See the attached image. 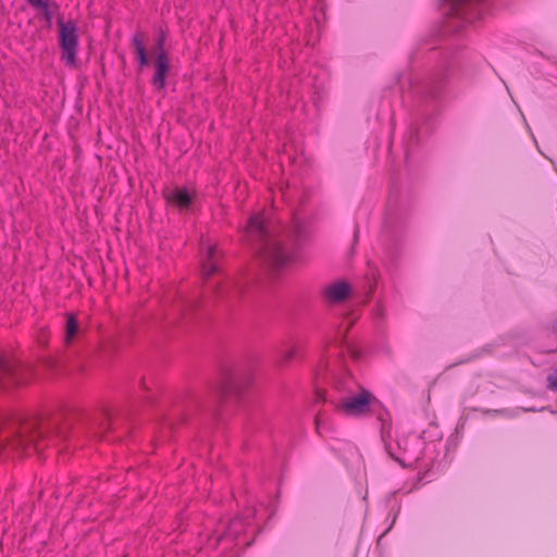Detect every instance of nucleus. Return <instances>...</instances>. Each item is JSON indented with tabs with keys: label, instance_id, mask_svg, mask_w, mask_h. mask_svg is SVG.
Listing matches in <instances>:
<instances>
[{
	"label": "nucleus",
	"instance_id": "obj_1",
	"mask_svg": "<svg viewBox=\"0 0 557 557\" xmlns=\"http://www.w3.org/2000/svg\"><path fill=\"white\" fill-rule=\"evenodd\" d=\"M58 25V39L61 48V61L67 67H77V52L79 46L77 26L73 21L63 22L62 20H59Z\"/></svg>",
	"mask_w": 557,
	"mask_h": 557
},
{
	"label": "nucleus",
	"instance_id": "obj_2",
	"mask_svg": "<svg viewBox=\"0 0 557 557\" xmlns=\"http://www.w3.org/2000/svg\"><path fill=\"white\" fill-rule=\"evenodd\" d=\"M374 401L375 396L371 392L361 389L358 394L342 398L338 409L348 417H362L370 412Z\"/></svg>",
	"mask_w": 557,
	"mask_h": 557
},
{
	"label": "nucleus",
	"instance_id": "obj_3",
	"mask_svg": "<svg viewBox=\"0 0 557 557\" xmlns=\"http://www.w3.org/2000/svg\"><path fill=\"white\" fill-rule=\"evenodd\" d=\"M263 259L272 270H281L294 261V255L275 240H269L263 248Z\"/></svg>",
	"mask_w": 557,
	"mask_h": 557
},
{
	"label": "nucleus",
	"instance_id": "obj_4",
	"mask_svg": "<svg viewBox=\"0 0 557 557\" xmlns=\"http://www.w3.org/2000/svg\"><path fill=\"white\" fill-rule=\"evenodd\" d=\"M216 253V246L214 244L209 242L202 244L201 272L205 277H209L218 271Z\"/></svg>",
	"mask_w": 557,
	"mask_h": 557
},
{
	"label": "nucleus",
	"instance_id": "obj_5",
	"mask_svg": "<svg viewBox=\"0 0 557 557\" xmlns=\"http://www.w3.org/2000/svg\"><path fill=\"white\" fill-rule=\"evenodd\" d=\"M169 71V62L165 52L161 49L156 58L154 74L152 84L156 88L162 89L165 86V77Z\"/></svg>",
	"mask_w": 557,
	"mask_h": 557
},
{
	"label": "nucleus",
	"instance_id": "obj_6",
	"mask_svg": "<svg viewBox=\"0 0 557 557\" xmlns=\"http://www.w3.org/2000/svg\"><path fill=\"white\" fill-rule=\"evenodd\" d=\"M349 290V284L344 281H339L329 285L324 290V295L327 300L339 302L348 296Z\"/></svg>",
	"mask_w": 557,
	"mask_h": 557
},
{
	"label": "nucleus",
	"instance_id": "obj_7",
	"mask_svg": "<svg viewBox=\"0 0 557 557\" xmlns=\"http://www.w3.org/2000/svg\"><path fill=\"white\" fill-rule=\"evenodd\" d=\"M166 199L180 209H186L190 206L193 196L187 189L176 187L168 193Z\"/></svg>",
	"mask_w": 557,
	"mask_h": 557
},
{
	"label": "nucleus",
	"instance_id": "obj_8",
	"mask_svg": "<svg viewBox=\"0 0 557 557\" xmlns=\"http://www.w3.org/2000/svg\"><path fill=\"white\" fill-rule=\"evenodd\" d=\"M247 232L258 237H263L265 235V225L262 214L257 213L249 218L247 224Z\"/></svg>",
	"mask_w": 557,
	"mask_h": 557
},
{
	"label": "nucleus",
	"instance_id": "obj_9",
	"mask_svg": "<svg viewBox=\"0 0 557 557\" xmlns=\"http://www.w3.org/2000/svg\"><path fill=\"white\" fill-rule=\"evenodd\" d=\"M78 323L76 318L73 314L67 315L66 325H65V343L70 344L73 337L77 334Z\"/></svg>",
	"mask_w": 557,
	"mask_h": 557
},
{
	"label": "nucleus",
	"instance_id": "obj_10",
	"mask_svg": "<svg viewBox=\"0 0 557 557\" xmlns=\"http://www.w3.org/2000/svg\"><path fill=\"white\" fill-rule=\"evenodd\" d=\"M132 42L136 49L137 58H138L140 66H146L148 64V60H147L146 50H145L143 41L140 40V38L138 36H133Z\"/></svg>",
	"mask_w": 557,
	"mask_h": 557
},
{
	"label": "nucleus",
	"instance_id": "obj_11",
	"mask_svg": "<svg viewBox=\"0 0 557 557\" xmlns=\"http://www.w3.org/2000/svg\"><path fill=\"white\" fill-rule=\"evenodd\" d=\"M296 346L290 345L282 349L281 357L284 361H290L296 356Z\"/></svg>",
	"mask_w": 557,
	"mask_h": 557
},
{
	"label": "nucleus",
	"instance_id": "obj_12",
	"mask_svg": "<svg viewBox=\"0 0 557 557\" xmlns=\"http://www.w3.org/2000/svg\"><path fill=\"white\" fill-rule=\"evenodd\" d=\"M41 13L44 14V17L48 24V26L51 25V22H52V11L50 10V5H49V2H46L45 4H42L41 7L38 8Z\"/></svg>",
	"mask_w": 557,
	"mask_h": 557
},
{
	"label": "nucleus",
	"instance_id": "obj_13",
	"mask_svg": "<svg viewBox=\"0 0 557 557\" xmlns=\"http://www.w3.org/2000/svg\"><path fill=\"white\" fill-rule=\"evenodd\" d=\"M548 388L557 391V369L547 375Z\"/></svg>",
	"mask_w": 557,
	"mask_h": 557
},
{
	"label": "nucleus",
	"instance_id": "obj_14",
	"mask_svg": "<svg viewBox=\"0 0 557 557\" xmlns=\"http://www.w3.org/2000/svg\"><path fill=\"white\" fill-rule=\"evenodd\" d=\"M26 1L29 5H32L35 9L41 7L42 4H45L47 2L46 0H26Z\"/></svg>",
	"mask_w": 557,
	"mask_h": 557
},
{
	"label": "nucleus",
	"instance_id": "obj_15",
	"mask_svg": "<svg viewBox=\"0 0 557 557\" xmlns=\"http://www.w3.org/2000/svg\"><path fill=\"white\" fill-rule=\"evenodd\" d=\"M0 371H9V367L1 356H0Z\"/></svg>",
	"mask_w": 557,
	"mask_h": 557
}]
</instances>
